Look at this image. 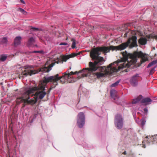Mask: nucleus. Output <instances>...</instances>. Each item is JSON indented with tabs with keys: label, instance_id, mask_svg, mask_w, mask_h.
I'll use <instances>...</instances> for the list:
<instances>
[{
	"label": "nucleus",
	"instance_id": "1",
	"mask_svg": "<svg viewBox=\"0 0 157 157\" xmlns=\"http://www.w3.org/2000/svg\"><path fill=\"white\" fill-rule=\"evenodd\" d=\"M130 43L131 39H129L126 42L118 46H111L109 47H102L94 48L90 52V56L94 62V63L90 62L89 63L90 68H88L90 71L88 73L89 75L88 76L90 75L91 72L98 69L100 72L95 73V75L98 78L102 77L104 76L105 75L112 74L124 68L129 67L131 65L136 63V57L132 56L128 57L126 51H125V52H122L123 58L119 61L118 60L110 64L107 67L105 66H99L102 65L105 62L103 57L99 56L101 52H103L104 53H107L109 52L110 50L113 51L122 50L126 48Z\"/></svg>",
	"mask_w": 157,
	"mask_h": 157
},
{
	"label": "nucleus",
	"instance_id": "2",
	"mask_svg": "<svg viewBox=\"0 0 157 157\" xmlns=\"http://www.w3.org/2000/svg\"><path fill=\"white\" fill-rule=\"evenodd\" d=\"M45 85L39 84L38 87H31L25 92L21 97L17 99V102L20 103L24 101L28 104L33 105L35 104L37 98L42 99L47 93L45 91Z\"/></svg>",
	"mask_w": 157,
	"mask_h": 157
},
{
	"label": "nucleus",
	"instance_id": "3",
	"mask_svg": "<svg viewBox=\"0 0 157 157\" xmlns=\"http://www.w3.org/2000/svg\"><path fill=\"white\" fill-rule=\"evenodd\" d=\"M90 70L88 69V68L83 69L82 70L79 71L78 72L75 71L73 72V71H71L70 73H69L68 71L64 73V75L62 76V78L63 77L64 79H67L68 81L71 82H73L76 81V78H74L71 75L76 74H82V77L83 76H87L88 73L90 71Z\"/></svg>",
	"mask_w": 157,
	"mask_h": 157
},
{
	"label": "nucleus",
	"instance_id": "4",
	"mask_svg": "<svg viewBox=\"0 0 157 157\" xmlns=\"http://www.w3.org/2000/svg\"><path fill=\"white\" fill-rule=\"evenodd\" d=\"M62 78V77L59 76L58 74L54 76H45L43 80V82L40 84H44L45 85L48 82H51L54 83V84L55 85H57V81L60 79Z\"/></svg>",
	"mask_w": 157,
	"mask_h": 157
},
{
	"label": "nucleus",
	"instance_id": "5",
	"mask_svg": "<svg viewBox=\"0 0 157 157\" xmlns=\"http://www.w3.org/2000/svg\"><path fill=\"white\" fill-rule=\"evenodd\" d=\"M114 124L116 127L118 129H121L124 124V119L122 116L117 114L115 117Z\"/></svg>",
	"mask_w": 157,
	"mask_h": 157
},
{
	"label": "nucleus",
	"instance_id": "6",
	"mask_svg": "<svg viewBox=\"0 0 157 157\" xmlns=\"http://www.w3.org/2000/svg\"><path fill=\"white\" fill-rule=\"evenodd\" d=\"M85 117L83 113H79L78 116L77 124L79 128H82L84 125Z\"/></svg>",
	"mask_w": 157,
	"mask_h": 157
},
{
	"label": "nucleus",
	"instance_id": "7",
	"mask_svg": "<svg viewBox=\"0 0 157 157\" xmlns=\"http://www.w3.org/2000/svg\"><path fill=\"white\" fill-rule=\"evenodd\" d=\"M136 57L141 58V62L142 63L148 60V58L147 56L141 51L136 52Z\"/></svg>",
	"mask_w": 157,
	"mask_h": 157
},
{
	"label": "nucleus",
	"instance_id": "8",
	"mask_svg": "<svg viewBox=\"0 0 157 157\" xmlns=\"http://www.w3.org/2000/svg\"><path fill=\"white\" fill-rule=\"evenodd\" d=\"M139 77V75L138 74H136L131 77L130 80V82L132 86H135L137 85L138 78Z\"/></svg>",
	"mask_w": 157,
	"mask_h": 157
},
{
	"label": "nucleus",
	"instance_id": "9",
	"mask_svg": "<svg viewBox=\"0 0 157 157\" xmlns=\"http://www.w3.org/2000/svg\"><path fill=\"white\" fill-rule=\"evenodd\" d=\"M148 138V137L147 136L146 138L145 139V140L146 141V143L147 144L150 143L151 140L153 144L157 143V135L151 136L150 138H149L147 140Z\"/></svg>",
	"mask_w": 157,
	"mask_h": 157
},
{
	"label": "nucleus",
	"instance_id": "10",
	"mask_svg": "<svg viewBox=\"0 0 157 157\" xmlns=\"http://www.w3.org/2000/svg\"><path fill=\"white\" fill-rule=\"evenodd\" d=\"M80 53L79 52L78 53H73L72 54L64 56L63 58V61L66 62L67 60L70 58H73L78 55L80 54Z\"/></svg>",
	"mask_w": 157,
	"mask_h": 157
},
{
	"label": "nucleus",
	"instance_id": "11",
	"mask_svg": "<svg viewBox=\"0 0 157 157\" xmlns=\"http://www.w3.org/2000/svg\"><path fill=\"white\" fill-rule=\"evenodd\" d=\"M132 42L130 45L131 48H132L137 46V37L136 36H132Z\"/></svg>",
	"mask_w": 157,
	"mask_h": 157
},
{
	"label": "nucleus",
	"instance_id": "12",
	"mask_svg": "<svg viewBox=\"0 0 157 157\" xmlns=\"http://www.w3.org/2000/svg\"><path fill=\"white\" fill-rule=\"evenodd\" d=\"M152 101V100L148 98H145L141 100V102L144 103L145 105L151 104Z\"/></svg>",
	"mask_w": 157,
	"mask_h": 157
},
{
	"label": "nucleus",
	"instance_id": "13",
	"mask_svg": "<svg viewBox=\"0 0 157 157\" xmlns=\"http://www.w3.org/2000/svg\"><path fill=\"white\" fill-rule=\"evenodd\" d=\"M54 63H52L50 64L48 67H45L44 68H42L41 71H44L45 72H48L52 70V67L54 65Z\"/></svg>",
	"mask_w": 157,
	"mask_h": 157
},
{
	"label": "nucleus",
	"instance_id": "14",
	"mask_svg": "<svg viewBox=\"0 0 157 157\" xmlns=\"http://www.w3.org/2000/svg\"><path fill=\"white\" fill-rule=\"evenodd\" d=\"M21 37L20 36H17L14 39V44L17 46L20 45L21 43Z\"/></svg>",
	"mask_w": 157,
	"mask_h": 157
},
{
	"label": "nucleus",
	"instance_id": "15",
	"mask_svg": "<svg viewBox=\"0 0 157 157\" xmlns=\"http://www.w3.org/2000/svg\"><path fill=\"white\" fill-rule=\"evenodd\" d=\"M136 121L143 128H144L146 121L145 119L142 118L140 121L136 120Z\"/></svg>",
	"mask_w": 157,
	"mask_h": 157
},
{
	"label": "nucleus",
	"instance_id": "16",
	"mask_svg": "<svg viewBox=\"0 0 157 157\" xmlns=\"http://www.w3.org/2000/svg\"><path fill=\"white\" fill-rule=\"evenodd\" d=\"M139 42L142 45H145L147 43V39L145 38H141L139 39Z\"/></svg>",
	"mask_w": 157,
	"mask_h": 157
},
{
	"label": "nucleus",
	"instance_id": "17",
	"mask_svg": "<svg viewBox=\"0 0 157 157\" xmlns=\"http://www.w3.org/2000/svg\"><path fill=\"white\" fill-rule=\"evenodd\" d=\"M142 96H139L137 98L134 99L132 101V104H136L138 103L141 100Z\"/></svg>",
	"mask_w": 157,
	"mask_h": 157
},
{
	"label": "nucleus",
	"instance_id": "18",
	"mask_svg": "<svg viewBox=\"0 0 157 157\" xmlns=\"http://www.w3.org/2000/svg\"><path fill=\"white\" fill-rule=\"evenodd\" d=\"M116 92V91L115 90H111L110 91V95L111 97L115 100L117 98H118L115 97V94Z\"/></svg>",
	"mask_w": 157,
	"mask_h": 157
},
{
	"label": "nucleus",
	"instance_id": "19",
	"mask_svg": "<svg viewBox=\"0 0 157 157\" xmlns=\"http://www.w3.org/2000/svg\"><path fill=\"white\" fill-rule=\"evenodd\" d=\"M35 41V39H34L33 37H30L28 42L27 44V45L29 46H30L33 44V43Z\"/></svg>",
	"mask_w": 157,
	"mask_h": 157
},
{
	"label": "nucleus",
	"instance_id": "20",
	"mask_svg": "<svg viewBox=\"0 0 157 157\" xmlns=\"http://www.w3.org/2000/svg\"><path fill=\"white\" fill-rule=\"evenodd\" d=\"M36 73V71H33V70H30L24 73V75H25L26 76L29 75H32L35 74Z\"/></svg>",
	"mask_w": 157,
	"mask_h": 157
},
{
	"label": "nucleus",
	"instance_id": "21",
	"mask_svg": "<svg viewBox=\"0 0 157 157\" xmlns=\"http://www.w3.org/2000/svg\"><path fill=\"white\" fill-rule=\"evenodd\" d=\"M157 64V59L156 60H154L152 62L150 63L147 65V68H149L151 67L152 66L155 65Z\"/></svg>",
	"mask_w": 157,
	"mask_h": 157
},
{
	"label": "nucleus",
	"instance_id": "22",
	"mask_svg": "<svg viewBox=\"0 0 157 157\" xmlns=\"http://www.w3.org/2000/svg\"><path fill=\"white\" fill-rule=\"evenodd\" d=\"M7 58V56L5 55H2L0 56V60L2 61H5Z\"/></svg>",
	"mask_w": 157,
	"mask_h": 157
},
{
	"label": "nucleus",
	"instance_id": "23",
	"mask_svg": "<svg viewBox=\"0 0 157 157\" xmlns=\"http://www.w3.org/2000/svg\"><path fill=\"white\" fill-rule=\"evenodd\" d=\"M71 41L73 42L71 45V47L73 49L75 48L76 44L75 40L74 39H72Z\"/></svg>",
	"mask_w": 157,
	"mask_h": 157
},
{
	"label": "nucleus",
	"instance_id": "24",
	"mask_svg": "<svg viewBox=\"0 0 157 157\" xmlns=\"http://www.w3.org/2000/svg\"><path fill=\"white\" fill-rule=\"evenodd\" d=\"M120 80H121L119 79V80H117V81H116L115 83H113L112 84H111V86L112 87L116 86L118 85L119 82H120Z\"/></svg>",
	"mask_w": 157,
	"mask_h": 157
},
{
	"label": "nucleus",
	"instance_id": "25",
	"mask_svg": "<svg viewBox=\"0 0 157 157\" xmlns=\"http://www.w3.org/2000/svg\"><path fill=\"white\" fill-rule=\"evenodd\" d=\"M8 42V40L6 37H4L2 39V42L3 44H7Z\"/></svg>",
	"mask_w": 157,
	"mask_h": 157
},
{
	"label": "nucleus",
	"instance_id": "26",
	"mask_svg": "<svg viewBox=\"0 0 157 157\" xmlns=\"http://www.w3.org/2000/svg\"><path fill=\"white\" fill-rule=\"evenodd\" d=\"M18 10L21 12L22 13H23L24 14H25V13H26L27 12L25 11V10L21 8H19L18 9Z\"/></svg>",
	"mask_w": 157,
	"mask_h": 157
},
{
	"label": "nucleus",
	"instance_id": "27",
	"mask_svg": "<svg viewBox=\"0 0 157 157\" xmlns=\"http://www.w3.org/2000/svg\"><path fill=\"white\" fill-rule=\"evenodd\" d=\"M31 29H34L35 31H37L40 30L38 28L34 27L32 26L31 27Z\"/></svg>",
	"mask_w": 157,
	"mask_h": 157
},
{
	"label": "nucleus",
	"instance_id": "28",
	"mask_svg": "<svg viewBox=\"0 0 157 157\" xmlns=\"http://www.w3.org/2000/svg\"><path fill=\"white\" fill-rule=\"evenodd\" d=\"M68 44L66 42H62L60 43L59 44V45H67Z\"/></svg>",
	"mask_w": 157,
	"mask_h": 157
},
{
	"label": "nucleus",
	"instance_id": "29",
	"mask_svg": "<svg viewBox=\"0 0 157 157\" xmlns=\"http://www.w3.org/2000/svg\"><path fill=\"white\" fill-rule=\"evenodd\" d=\"M155 68H153L150 70V75L152 74L154 71V70Z\"/></svg>",
	"mask_w": 157,
	"mask_h": 157
},
{
	"label": "nucleus",
	"instance_id": "30",
	"mask_svg": "<svg viewBox=\"0 0 157 157\" xmlns=\"http://www.w3.org/2000/svg\"><path fill=\"white\" fill-rule=\"evenodd\" d=\"M144 110L145 112L147 113L148 111V109L147 108H146L144 109Z\"/></svg>",
	"mask_w": 157,
	"mask_h": 157
},
{
	"label": "nucleus",
	"instance_id": "31",
	"mask_svg": "<svg viewBox=\"0 0 157 157\" xmlns=\"http://www.w3.org/2000/svg\"><path fill=\"white\" fill-rule=\"evenodd\" d=\"M21 1V2L24 4H25V2L24 1V0H20Z\"/></svg>",
	"mask_w": 157,
	"mask_h": 157
},
{
	"label": "nucleus",
	"instance_id": "32",
	"mask_svg": "<svg viewBox=\"0 0 157 157\" xmlns=\"http://www.w3.org/2000/svg\"><path fill=\"white\" fill-rule=\"evenodd\" d=\"M127 33H125L124 34V37H126V36H127Z\"/></svg>",
	"mask_w": 157,
	"mask_h": 157
},
{
	"label": "nucleus",
	"instance_id": "33",
	"mask_svg": "<svg viewBox=\"0 0 157 157\" xmlns=\"http://www.w3.org/2000/svg\"><path fill=\"white\" fill-rule=\"evenodd\" d=\"M123 154H124V155H126V151H124L123 152Z\"/></svg>",
	"mask_w": 157,
	"mask_h": 157
},
{
	"label": "nucleus",
	"instance_id": "34",
	"mask_svg": "<svg viewBox=\"0 0 157 157\" xmlns=\"http://www.w3.org/2000/svg\"><path fill=\"white\" fill-rule=\"evenodd\" d=\"M33 52V53H35V52H38V51H34Z\"/></svg>",
	"mask_w": 157,
	"mask_h": 157
},
{
	"label": "nucleus",
	"instance_id": "35",
	"mask_svg": "<svg viewBox=\"0 0 157 157\" xmlns=\"http://www.w3.org/2000/svg\"><path fill=\"white\" fill-rule=\"evenodd\" d=\"M51 89H50V90H48V93H50V91H51Z\"/></svg>",
	"mask_w": 157,
	"mask_h": 157
},
{
	"label": "nucleus",
	"instance_id": "36",
	"mask_svg": "<svg viewBox=\"0 0 157 157\" xmlns=\"http://www.w3.org/2000/svg\"><path fill=\"white\" fill-rule=\"evenodd\" d=\"M143 147L145 148L146 147L145 146L144 144V145L143 146Z\"/></svg>",
	"mask_w": 157,
	"mask_h": 157
},
{
	"label": "nucleus",
	"instance_id": "37",
	"mask_svg": "<svg viewBox=\"0 0 157 157\" xmlns=\"http://www.w3.org/2000/svg\"><path fill=\"white\" fill-rule=\"evenodd\" d=\"M81 77H78V79L80 78Z\"/></svg>",
	"mask_w": 157,
	"mask_h": 157
},
{
	"label": "nucleus",
	"instance_id": "38",
	"mask_svg": "<svg viewBox=\"0 0 157 157\" xmlns=\"http://www.w3.org/2000/svg\"><path fill=\"white\" fill-rule=\"evenodd\" d=\"M156 39H157V36H156Z\"/></svg>",
	"mask_w": 157,
	"mask_h": 157
},
{
	"label": "nucleus",
	"instance_id": "39",
	"mask_svg": "<svg viewBox=\"0 0 157 157\" xmlns=\"http://www.w3.org/2000/svg\"><path fill=\"white\" fill-rule=\"evenodd\" d=\"M127 71H128L127 70L126 71V72H127Z\"/></svg>",
	"mask_w": 157,
	"mask_h": 157
},
{
	"label": "nucleus",
	"instance_id": "40",
	"mask_svg": "<svg viewBox=\"0 0 157 157\" xmlns=\"http://www.w3.org/2000/svg\"><path fill=\"white\" fill-rule=\"evenodd\" d=\"M9 157H10L9 156Z\"/></svg>",
	"mask_w": 157,
	"mask_h": 157
}]
</instances>
